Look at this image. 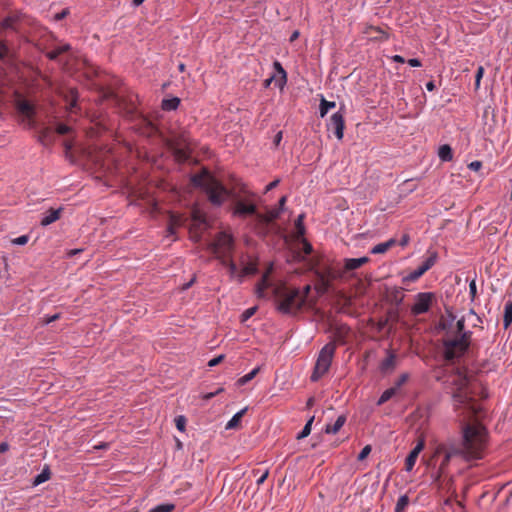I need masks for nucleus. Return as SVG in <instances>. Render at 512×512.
<instances>
[{"label":"nucleus","mask_w":512,"mask_h":512,"mask_svg":"<svg viewBox=\"0 0 512 512\" xmlns=\"http://www.w3.org/2000/svg\"><path fill=\"white\" fill-rule=\"evenodd\" d=\"M487 442V431L485 427L476 423H464L461 420V438L447 439L439 443L434 452L436 458H441L439 472L444 474L450 462L460 459L465 462L479 460L484 455Z\"/></svg>","instance_id":"1"},{"label":"nucleus","mask_w":512,"mask_h":512,"mask_svg":"<svg viewBox=\"0 0 512 512\" xmlns=\"http://www.w3.org/2000/svg\"><path fill=\"white\" fill-rule=\"evenodd\" d=\"M455 388L452 392L454 410L465 417H482V405L472 396L473 386L466 375L457 373L453 380Z\"/></svg>","instance_id":"2"},{"label":"nucleus","mask_w":512,"mask_h":512,"mask_svg":"<svg viewBox=\"0 0 512 512\" xmlns=\"http://www.w3.org/2000/svg\"><path fill=\"white\" fill-rule=\"evenodd\" d=\"M191 182L203 189L214 206H221L231 196V192L207 170L192 175Z\"/></svg>","instance_id":"3"},{"label":"nucleus","mask_w":512,"mask_h":512,"mask_svg":"<svg viewBox=\"0 0 512 512\" xmlns=\"http://www.w3.org/2000/svg\"><path fill=\"white\" fill-rule=\"evenodd\" d=\"M277 310L283 314H292L299 311L305 304V294L300 289L281 287L276 291Z\"/></svg>","instance_id":"4"},{"label":"nucleus","mask_w":512,"mask_h":512,"mask_svg":"<svg viewBox=\"0 0 512 512\" xmlns=\"http://www.w3.org/2000/svg\"><path fill=\"white\" fill-rule=\"evenodd\" d=\"M168 146L173 152L175 159L180 162H186L190 159L192 153V141L186 131L174 133L168 140Z\"/></svg>","instance_id":"5"},{"label":"nucleus","mask_w":512,"mask_h":512,"mask_svg":"<svg viewBox=\"0 0 512 512\" xmlns=\"http://www.w3.org/2000/svg\"><path fill=\"white\" fill-rule=\"evenodd\" d=\"M471 337L472 333H463V335L445 338L443 341L445 358L453 360L464 355L470 346Z\"/></svg>","instance_id":"6"},{"label":"nucleus","mask_w":512,"mask_h":512,"mask_svg":"<svg viewBox=\"0 0 512 512\" xmlns=\"http://www.w3.org/2000/svg\"><path fill=\"white\" fill-rule=\"evenodd\" d=\"M233 249V237L231 234L224 231L219 232L215 239L208 245V250L212 252L219 261L232 257Z\"/></svg>","instance_id":"7"},{"label":"nucleus","mask_w":512,"mask_h":512,"mask_svg":"<svg viewBox=\"0 0 512 512\" xmlns=\"http://www.w3.org/2000/svg\"><path fill=\"white\" fill-rule=\"evenodd\" d=\"M336 350V345L332 342L327 343L319 352L314 371L311 375V380L313 382L318 381L321 377H323L329 370L334 354Z\"/></svg>","instance_id":"8"},{"label":"nucleus","mask_w":512,"mask_h":512,"mask_svg":"<svg viewBox=\"0 0 512 512\" xmlns=\"http://www.w3.org/2000/svg\"><path fill=\"white\" fill-rule=\"evenodd\" d=\"M434 301H436V295L433 292L417 293L410 309L411 315L419 316L429 312Z\"/></svg>","instance_id":"9"},{"label":"nucleus","mask_w":512,"mask_h":512,"mask_svg":"<svg viewBox=\"0 0 512 512\" xmlns=\"http://www.w3.org/2000/svg\"><path fill=\"white\" fill-rule=\"evenodd\" d=\"M437 253L431 252L430 255L422 262V264L415 270L408 273L402 278L403 283H410L417 281L422 275H424L429 269H431L437 261Z\"/></svg>","instance_id":"10"},{"label":"nucleus","mask_w":512,"mask_h":512,"mask_svg":"<svg viewBox=\"0 0 512 512\" xmlns=\"http://www.w3.org/2000/svg\"><path fill=\"white\" fill-rule=\"evenodd\" d=\"M344 127V116L340 111L334 113L327 124L328 130L332 131L338 140H342L344 136Z\"/></svg>","instance_id":"11"},{"label":"nucleus","mask_w":512,"mask_h":512,"mask_svg":"<svg viewBox=\"0 0 512 512\" xmlns=\"http://www.w3.org/2000/svg\"><path fill=\"white\" fill-rule=\"evenodd\" d=\"M425 441L424 439H419L415 447L411 450L409 455L407 456L405 460V469L406 471H411L416 463V460L421 453V451L424 449Z\"/></svg>","instance_id":"12"},{"label":"nucleus","mask_w":512,"mask_h":512,"mask_svg":"<svg viewBox=\"0 0 512 512\" xmlns=\"http://www.w3.org/2000/svg\"><path fill=\"white\" fill-rule=\"evenodd\" d=\"M67 103V108L70 112H73L77 107L78 91L76 88H68L59 92Z\"/></svg>","instance_id":"13"},{"label":"nucleus","mask_w":512,"mask_h":512,"mask_svg":"<svg viewBox=\"0 0 512 512\" xmlns=\"http://www.w3.org/2000/svg\"><path fill=\"white\" fill-rule=\"evenodd\" d=\"M256 213V206L254 204H246L243 201H238L235 205L234 215L246 217Z\"/></svg>","instance_id":"14"},{"label":"nucleus","mask_w":512,"mask_h":512,"mask_svg":"<svg viewBox=\"0 0 512 512\" xmlns=\"http://www.w3.org/2000/svg\"><path fill=\"white\" fill-rule=\"evenodd\" d=\"M368 262L369 258L366 256L360 258H346L344 260V268L347 271L356 270Z\"/></svg>","instance_id":"15"},{"label":"nucleus","mask_w":512,"mask_h":512,"mask_svg":"<svg viewBox=\"0 0 512 512\" xmlns=\"http://www.w3.org/2000/svg\"><path fill=\"white\" fill-rule=\"evenodd\" d=\"M241 263H242L243 267H242V269L240 270V273H239V282L240 283L243 281V279L246 276L254 275L257 272V265H256V263H254L252 261L244 262V260H242Z\"/></svg>","instance_id":"16"},{"label":"nucleus","mask_w":512,"mask_h":512,"mask_svg":"<svg viewBox=\"0 0 512 512\" xmlns=\"http://www.w3.org/2000/svg\"><path fill=\"white\" fill-rule=\"evenodd\" d=\"M396 366V355L392 351H388L387 357L381 362L380 370L385 373L391 371Z\"/></svg>","instance_id":"17"},{"label":"nucleus","mask_w":512,"mask_h":512,"mask_svg":"<svg viewBox=\"0 0 512 512\" xmlns=\"http://www.w3.org/2000/svg\"><path fill=\"white\" fill-rule=\"evenodd\" d=\"M16 106L18 111L27 117H31L34 114L33 105L26 99H18L16 102Z\"/></svg>","instance_id":"18"},{"label":"nucleus","mask_w":512,"mask_h":512,"mask_svg":"<svg viewBox=\"0 0 512 512\" xmlns=\"http://www.w3.org/2000/svg\"><path fill=\"white\" fill-rule=\"evenodd\" d=\"M220 263L228 269L231 278H236L239 281L240 270H238L237 264L231 257L221 260Z\"/></svg>","instance_id":"19"},{"label":"nucleus","mask_w":512,"mask_h":512,"mask_svg":"<svg viewBox=\"0 0 512 512\" xmlns=\"http://www.w3.org/2000/svg\"><path fill=\"white\" fill-rule=\"evenodd\" d=\"M61 209H50L41 219L42 226H48L57 221L60 217Z\"/></svg>","instance_id":"20"},{"label":"nucleus","mask_w":512,"mask_h":512,"mask_svg":"<svg viewBox=\"0 0 512 512\" xmlns=\"http://www.w3.org/2000/svg\"><path fill=\"white\" fill-rule=\"evenodd\" d=\"M346 417L344 415L338 416L336 421L333 424H327L325 428V432L327 434H336L345 424Z\"/></svg>","instance_id":"21"},{"label":"nucleus","mask_w":512,"mask_h":512,"mask_svg":"<svg viewBox=\"0 0 512 512\" xmlns=\"http://www.w3.org/2000/svg\"><path fill=\"white\" fill-rule=\"evenodd\" d=\"M395 243H396L395 239H389L386 242L379 243L371 249V253L372 254L385 253L388 249H390L392 246H394Z\"/></svg>","instance_id":"22"},{"label":"nucleus","mask_w":512,"mask_h":512,"mask_svg":"<svg viewBox=\"0 0 512 512\" xmlns=\"http://www.w3.org/2000/svg\"><path fill=\"white\" fill-rule=\"evenodd\" d=\"M246 411H247V408H244V409L240 410L239 412H237L236 414H234V416L227 422L225 428L227 430L237 428L241 422L243 415L246 413Z\"/></svg>","instance_id":"23"},{"label":"nucleus","mask_w":512,"mask_h":512,"mask_svg":"<svg viewBox=\"0 0 512 512\" xmlns=\"http://www.w3.org/2000/svg\"><path fill=\"white\" fill-rule=\"evenodd\" d=\"M13 54L7 44L0 39V61L8 63L12 60Z\"/></svg>","instance_id":"24"},{"label":"nucleus","mask_w":512,"mask_h":512,"mask_svg":"<svg viewBox=\"0 0 512 512\" xmlns=\"http://www.w3.org/2000/svg\"><path fill=\"white\" fill-rule=\"evenodd\" d=\"M70 49H71V46L69 44H63V45H60V46L56 47L55 49L47 52L46 56L50 60H56L61 54L69 51Z\"/></svg>","instance_id":"25"},{"label":"nucleus","mask_w":512,"mask_h":512,"mask_svg":"<svg viewBox=\"0 0 512 512\" xmlns=\"http://www.w3.org/2000/svg\"><path fill=\"white\" fill-rule=\"evenodd\" d=\"M512 323V301L509 300L504 306L503 324L504 328H508Z\"/></svg>","instance_id":"26"},{"label":"nucleus","mask_w":512,"mask_h":512,"mask_svg":"<svg viewBox=\"0 0 512 512\" xmlns=\"http://www.w3.org/2000/svg\"><path fill=\"white\" fill-rule=\"evenodd\" d=\"M438 156L444 162L451 161L453 158V152L451 147L447 144L440 146Z\"/></svg>","instance_id":"27"},{"label":"nucleus","mask_w":512,"mask_h":512,"mask_svg":"<svg viewBox=\"0 0 512 512\" xmlns=\"http://www.w3.org/2000/svg\"><path fill=\"white\" fill-rule=\"evenodd\" d=\"M465 320H467V323L472 327H478L482 323V319L475 313L473 309H470L465 314Z\"/></svg>","instance_id":"28"},{"label":"nucleus","mask_w":512,"mask_h":512,"mask_svg":"<svg viewBox=\"0 0 512 512\" xmlns=\"http://www.w3.org/2000/svg\"><path fill=\"white\" fill-rule=\"evenodd\" d=\"M180 104V100L177 97H173L170 99H164L162 101V109L165 111H173L178 108Z\"/></svg>","instance_id":"29"},{"label":"nucleus","mask_w":512,"mask_h":512,"mask_svg":"<svg viewBox=\"0 0 512 512\" xmlns=\"http://www.w3.org/2000/svg\"><path fill=\"white\" fill-rule=\"evenodd\" d=\"M336 106V103L333 101H327L324 97H322L320 102V117H325L328 111Z\"/></svg>","instance_id":"30"},{"label":"nucleus","mask_w":512,"mask_h":512,"mask_svg":"<svg viewBox=\"0 0 512 512\" xmlns=\"http://www.w3.org/2000/svg\"><path fill=\"white\" fill-rule=\"evenodd\" d=\"M397 393V387H391L386 389L377 401V405H383L385 402L390 400Z\"/></svg>","instance_id":"31"},{"label":"nucleus","mask_w":512,"mask_h":512,"mask_svg":"<svg viewBox=\"0 0 512 512\" xmlns=\"http://www.w3.org/2000/svg\"><path fill=\"white\" fill-rule=\"evenodd\" d=\"M39 140L44 145L50 144L53 141V133H52L51 129L44 128L39 135Z\"/></svg>","instance_id":"32"},{"label":"nucleus","mask_w":512,"mask_h":512,"mask_svg":"<svg viewBox=\"0 0 512 512\" xmlns=\"http://www.w3.org/2000/svg\"><path fill=\"white\" fill-rule=\"evenodd\" d=\"M408 505L409 497L407 495L400 496L395 506V512H404Z\"/></svg>","instance_id":"33"},{"label":"nucleus","mask_w":512,"mask_h":512,"mask_svg":"<svg viewBox=\"0 0 512 512\" xmlns=\"http://www.w3.org/2000/svg\"><path fill=\"white\" fill-rule=\"evenodd\" d=\"M259 370H260V368L256 367L252 371H250L248 374L239 378L237 381L238 385L242 386V385L247 384L249 381H251L257 375Z\"/></svg>","instance_id":"34"},{"label":"nucleus","mask_w":512,"mask_h":512,"mask_svg":"<svg viewBox=\"0 0 512 512\" xmlns=\"http://www.w3.org/2000/svg\"><path fill=\"white\" fill-rule=\"evenodd\" d=\"M466 323H467V320H465V314H464L456 322V335H463V333H472V331L465 329Z\"/></svg>","instance_id":"35"},{"label":"nucleus","mask_w":512,"mask_h":512,"mask_svg":"<svg viewBox=\"0 0 512 512\" xmlns=\"http://www.w3.org/2000/svg\"><path fill=\"white\" fill-rule=\"evenodd\" d=\"M16 21H17V17L8 16L0 22V28L1 29H14V24L16 23Z\"/></svg>","instance_id":"36"},{"label":"nucleus","mask_w":512,"mask_h":512,"mask_svg":"<svg viewBox=\"0 0 512 512\" xmlns=\"http://www.w3.org/2000/svg\"><path fill=\"white\" fill-rule=\"evenodd\" d=\"M174 508L173 504L163 503L151 508L148 512H171Z\"/></svg>","instance_id":"37"},{"label":"nucleus","mask_w":512,"mask_h":512,"mask_svg":"<svg viewBox=\"0 0 512 512\" xmlns=\"http://www.w3.org/2000/svg\"><path fill=\"white\" fill-rule=\"evenodd\" d=\"M313 420H314V417H311L307 423L305 424V426L303 427L302 431L297 435V439H303V438H306L310 432H311V426H312V423H313Z\"/></svg>","instance_id":"38"},{"label":"nucleus","mask_w":512,"mask_h":512,"mask_svg":"<svg viewBox=\"0 0 512 512\" xmlns=\"http://www.w3.org/2000/svg\"><path fill=\"white\" fill-rule=\"evenodd\" d=\"M303 218H304V215H299L295 221V227H296V230H297V236L298 237H302L305 233V227L303 225Z\"/></svg>","instance_id":"39"},{"label":"nucleus","mask_w":512,"mask_h":512,"mask_svg":"<svg viewBox=\"0 0 512 512\" xmlns=\"http://www.w3.org/2000/svg\"><path fill=\"white\" fill-rule=\"evenodd\" d=\"M50 478V473L48 470H43L40 474H38L34 481H33V484L35 486L47 481L48 479Z\"/></svg>","instance_id":"40"},{"label":"nucleus","mask_w":512,"mask_h":512,"mask_svg":"<svg viewBox=\"0 0 512 512\" xmlns=\"http://www.w3.org/2000/svg\"><path fill=\"white\" fill-rule=\"evenodd\" d=\"M267 286H268L267 276L264 275L262 277L261 282L257 284V288H256V292L259 297H262L264 295V290L267 288Z\"/></svg>","instance_id":"41"},{"label":"nucleus","mask_w":512,"mask_h":512,"mask_svg":"<svg viewBox=\"0 0 512 512\" xmlns=\"http://www.w3.org/2000/svg\"><path fill=\"white\" fill-rule=\"evenodd\" d=\"M273 65H274L275 70L281 76L283 82L285 83L287 74H286V71L284 70V68L282 67L281 63L278 61H275Z\"/></svg>","instance_id":"42"},{"label":"nucleus","mask_w":512,"mask_h":512,"mask_svg":"<svg viewBox=\"0 0 512 512\" xmlns=\"http://www.w3.org/2000/svg\"><path fill=\"white\" fill-rule=\"evenodd\" d=\"M273 65H274L275 70L281 76L283 82L285 83L287 74H286V71L284 70V68L282 67L281 63L278 61H275Z\"/></svg>","instance_id":"43"},{"label":"nucleus","mask_w":512,"mask_h":512,"mask_svg":"<svg viewBox=\"0 0 512 512\" xmlns=\"http://www.w3.org/2000/svg\"><path fill=\"white\" fill-rule=\"evenodd\" d=\"M176 427L179 431L183 432L186 426V418L184 416H178L175 419Z\"/></svg>","instance_id":"44"},{"label":"nucleus","mask_w":512,"mask_h":512,"mask_svg":"<svg viewBox=\"0 0 512 512\" xmlns=\"http://www.w3.org/2000/svg\"><path fill=\"white\" fill-rule=\"evenodd\" d=\"M484 75V68L479 66L475 75V88L478 89L480 87L481 79Z\"/></svg>","instance_id":"45"},{"label":"nucleus","mask_w":512,"mask_h":512,"mask_svg":"<svg viewBox=\"0 0 512 512\" xmlns=\"http://www.w3.org/2000/svg\"><path fill=\"white\" fill-rule=\"evenodd\" d=\"M409 379V374L408 373H403L399 376V378L397 379V381L395 382V385L393 387H397V390L402 386L404 385L407 380Z\"/></svg>","instance_id":"46"},{"label":"nucleus","mask_w":512,"mask_h":512,"mask_svg":"<svg viewBox=\"0 0 512 512\" xmlns=\"http://www.w3.org/2000/svg\"><path fill=\"white\" fill-rule=\"evenodd\" d=\"M469 294L472 301L475 300L477 295V285L475 279L469 283Z\"/></svg>","instance_id":"47"},{"label":"nucleus","mask_w":512,"mask_h":512,"mask_svg":"<svg viewBox=\"0 0 512 512\" xmlns=\"http://www.w3.org/2000/svg\"><path fill=\"white\" fill-rule=\"evenodd\" d=\"M71 131V127L66 125V124H63V123H59L57 126H56V132L60 135H64V134H67Z\"/></svg>","instance_id":"48"},{"label":"nucleus","mask_w":512,"mask_h":512,"mask_svg":"<svg viewBox=\"0 0 512 512\" xmlns=\"http://www.w3.org/2000/svg\"><path fill=\"white\" fill-rule=\"evenodd\" d=\"M371 452V446L370 445H366L362 450L361 452L358 454V457L357 459L359 461H363Z\"/></svg>","instance_id":"49"},{"label":"nucleus","mask_w":512,"mask_h":512,"mask_svg":"<svg viewBox=\"0 0 512 512\" xmlns=\"http://www.w3.org/2000/svg\"><path fill=\"white\" fill-rule=\"evenodd\" d=\"M256 307H251V308H248L247 310H245L242 314V321H246L248 320L250 317H252L254 315V313L256 312Z\"/></svg>","instance_id":"50"},{"label":"nucleus","mask_w":512,"mask_h":512,"mask_svg":"<svg viewBox=\"0 0 512 512\" xmlns=\"http://www.w3.org/2000/svg\"><path fill=\"white\" fill-rule=\"evenodd\" d=\"M280 213H281V211L279 209L270 210L267 214V220L273 221V220L277 219L279 217Z\"/></svg>","instance_id":"51"},{"label":"nucleus","mask_w":512,"mask_h":512,"mask_svg":"<svg viewBox=\"0 0 512 512\" xmlns=\"http://www.w3.org/2000/svg\"><path fill=\"white\" fill-rule=\"evenodd\" d=\"M28 240L29 237L27 235H22L20 237L13 239L12 243L16 245H25L28 242Z\"/></svg>","instance_id":"52"},{"label":"nucleus","mask_w":512,"mask_h":512,"mask_svg":"<svg viewBox=\"0 0 512 512\" xmlns=\"http://www.w3.org/2000/svg\"><path fill=\"white\" fill-rule=\"evenodd\" d=\"M302 250L305 255H309L312 252V245L305 239H302Z\"/></svg>","instance_id":"53"},{"label":"nucleus","mask_w":512,"mask_h":512,"mask_svg":"<svg viewBox=\"0 0 512 512\" xmlns=\"http://www.w3.org/2000/svg\"><path fill=\"white\" fill-rule=\"evenodd\" d=\"M59 318H60V314L56 313V314H54V315H52V316H45V317L43 318V322H44L45 324H50V323H52V322H54V321L58 320Z\"/></svg>","instance_id":"54"},{"label":"nucleus","mask_w":512,"mask_h":512,"mask_svg":"<svg viewBox=\"0 0 512 512\" xmlns=\"http://www.w3.org/2000/svg\"><path fill=\"white\" fill-rule=\"evenodd\" d=\"M482 167V163L480 161H473L468 165V168L472 171H478Z\"/></svg>","instance_id":"55"},{"label":"nucleus","mask_w":512,"mask_h":512,"mask_svg":"<svg viewBox=\"0 0 512 512\" xmlns=\"http://www.w3.org/2000/svg\"><path fill=\"white\" fill-rule=\"evenodd\" d=\"M224 358V355H219L213 359H211L209 362H208V366L210 367H214L216 365H218Z\"/></svg>","instance_id":"56"},{"label":"nucleus","mask_w":512,"mask_h":512,"mask_svg":"<svg viewBox=\"0 0 512 512\" xmlns=\"http://www.w3.org/2000/svg\"><path fill=\"white\" fill-rule=\"evenodd\" d=\"M68 14H69V10L64 9L60 13H57L54 18H55V20L60 21V20L64 19Z\"/></svg>","instance_id":"57"},{"label":"nucleus","mask_w":512,"mask_h":512,"mask_svg":"<svg viewBox=\"0 0 512 512\" xmlns=\"http://www.w3.org/2000/svg\"><path fill=\"white\" fill-rule=\"evenodd\" d=\"M279 182H280V180H279V179H276V180H274V181L270 182V183L266 186V188H265V192H268V191H270V190L274 189L275 187H277V185L279 184Z\"/></svg>","instance_id":"58"},{"label":"nucleus","mask_w":512,"mask_h":512,"mask_svg":"<svg viewBox=\"0 0 512 512\" xmlns=\"http://www.w3.org/2000/svg\"><path fill=\"white\" fill-rule=\"evenodd\" d=\"M408 64L412 67H420L421 66V62L419 59L417 58H412V59H409L408 60Z\"/></svg>","instance_id":"59"},{"label":"nucleus","mask_w":512,"mask_h":512,"mask_svg":"<svg viewBox=\"0 0 512 512\" xmlns=\"http://www.w3.org/2000/svg\"><path fill=\"white\" fill-rule=\"evenodd\" d=\"M392 60L397 63H404L405 59L400 55H394L392 56Z\"/></svg>","instance_id":"60"},{"label":"nucleus","mask_w":512,"mask_h":512,"mask_svg":"<svg viewBox=\"0 0 512 512\" xmlns=\"http://www.w3.org/2000/svg\"><path fill=\"white\" fill-rule=\"evenodd\" d=\"M286 201H287V197L286 196H283V197L280 198V200H279V210L280 211L283 210Z\"/></svg>","instance_id":"61"},{"label":"nucleus","mask_w":512,"mask_h":512,"mask_svg":"<svg viewBox=\"0 0 512 512\" xmlns=\"http://www.w3.org/2000/svg\"><path fill=\"white\" fill-rule=\"evenodd\" d=\"M299 35H300V32H299L298 30H295V31L291 34L289 41H290V42H294V41L299 37Z\"/></svg>","instance_id":"62"},{"label":"nucleus","mask_w":512,"mask_h":512,"mask_svg":"<svg viewBox=\"0 0 512 512\" xmlns=\"http://www.w3.org/2000/svg\"><path fill=\"white\" fill-rule=\"evenodd\" d=\"M435 88H436V86L433 81H429L426 83V89L428 91H433V90H435Z\"/></svg>","instance_id":"63"},{"label":"nucleus","mask_w":512,"mask_h":512,"mask_svg":"<svg viewBox=\"0 0 512 512\" xmlns=\"http://www.w3.org/2000/svg\"><path fill=\"white\" fill-rule=\"evenodd\" d=\"M268 476V471H266L258 480H257V484L258 485H261L264 483V481L266 480Z\"/></svg>","instance_id":"64"}]
</instances>
